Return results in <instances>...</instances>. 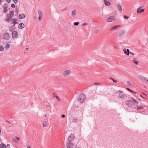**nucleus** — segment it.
Masks as SVG:
<instances>
[{
    "mask_svg": "<svg viewBox=\"0 0 148 148\" xmlns=\"http://www.w3.org/2000/svg\"><path fill=\"white\" fill-rule=\"evenodd\" d=\"M131 99L133 101V103H134L135 104H137L138 103V101L135 100V99L133 98V97L131 98Z\"/></svg>",
    "mask_w": 148,
    "mask_h": 148,
    "instance_id": "23",
    "label": "nucleus"
},
{
    "mask_svg": "<svg viewBox=\"0 0 148 148\" xmlns=\"http://www.w3.org/2000/svg\"><path fill=\"white\" fill-rule=\"evenodd\" d=\"M4 49V48L3 46H0V51H3Z\"/></svg>",
    "mask_w": 148,
    "mask_h": 148,
    "instance_id": "32",
    "label": "nucleus"
},
{
    "mask_svg": "<svg viewBox=\"0 0 148 148\" xmlns=\"http://www.w3.org/2000/svg\"><path fill=\"white\" fill-rule=\"evenodd\" d=\"M18 36V33L16 31H14L12 33V37L15 38H16Z\"/></svg>",
    "mask_w": 148,
    "mask_h": 148,
    "instance_id": "7",
    "label": "nucleus"
},
{
    "mask_svg": "<svg viewBox=\"0 0 148 148\" xmlns=\"http://www.w3.org/2000/svg\"><path fill=\"white\" fill-rule=\"evenodd\" d=\"M25 25L23 23H21L18 25V27L19 28L21 29H23L24 28Z\"/></svg>",
    "mask_w": 148,
    "mask_h": 148,
    "instance_id": "16",
    "label": "nucleus"
},
{
    "mask_svg": "<svg viewBox=\"0 0 148 148\" xmlns=\"http://www.w3.org/2000/svg\"><path fill=\"white\" fill-rule=\"evenodd\" d=\"M99 31V29H96L94 31V33H97Z\"/></svg>",
    "mask_w": 148,
    "mask_h": 148,
    "instance_id": "40",
    "label": "nucleus"
},
{
    "mask_svg": "<svg viewBox=\"0 0 148 148\" xmlns=\"http://www.w3.org/2000/svg\"><path fill=\"white\" fill-rule=\"evenodd\" d=\"M11 17V16H9L8 17V18L7 19L6 21L8 22L9 21H11L12 20V18Z\"/></svg>",
    "mask_w": 148,
    "mask_h": 148,
    "instance_id": "31",
    "label": "nucleus"
},
{
    "mask_svg": "<svg viewBox=\"0 0 148 148\" xmlns=\"http://www.w3.org/2000/svg\"><path fill=\"white\" fill-rule=\"evenodd\" d=\"M111 79H112V81H113V82H114L116 83L117 82L116 80H115V79H114L112 78H111Z\"/></svg>",
    "mask_w": 148,
    "mask_h": 148,
    "instance_id": "38",
    "label": "nucleus"
},
{
    "mask_svg": "<svg viewBox=\"0 0 148 148\" xmlns=\"http://www.w3.org/2000/svg\"><path fill=\"white\" fill-rule=\"evenodd\" d=\"M120 26V25H117L112 27L109 29V31H112L113 30L117 29L118 27H119Z\"/></svg>",
    "mask_w": 148,
    "mask_h": 148,
    "instance_id": "12",
    "label": "nucleus"
},
{
    "mask_svg": "<svg viewBox=\"0 0 148 148\" xmlns=\"http://www.w3.org/2000/svg\"><path fill=\"white\" fill-rule=\"evenodd\" d=\"M55 97H56V98H57V101H60V99H59V98H58V97L57 95Z\"/></svg>",
    "mask_w": 148,
    "mask_h": 148,
    "instance_id": "43",
    "label": "nucleus"
},
{
    "mask_svg": "<svg viewBox=\"0 0 148 148\" xmlns=\"http://www.w3.org/2000/svg\"><path fill=\"white\" fill-rule=\"evenodd\" d=\"M65 115H64V114H63V115H62V118H64L65 117Z\"/></svg>",
    "mask_w": 148,
    "mask_h": 148,
    "instance_id": "48",
    "label": "nucleus"
},
{
    "mask_svg": "<svg viewBox=\"0 0 148 148\" xmlns=\"http://www.w3.org/2000/svg\"><path fill=\"white\" fill-rule=\"evenodd\" d=\"M11 6L12 8H14L15 7V5L13 3L11 4Z\"/></svg>",
    "mask_w": 148,
    "mask_h": 148,
    "instance_id": "34",
    "label": "nucleus"
},
{
    "mask_svg": "<svg viewBox=\"0 0 148 148\" xmlns=\"http://www.w3.org/2000/svg\"><path fill=\"white\" fill-rule=\"evenodd\" d=\"M10 16H12L14 15V13L13 11H10Z\"/></svg>",
    "mask_w": 148,
    "mask_h": 148,
    "instance_id": "27",
    "label": "nucleus"
},
{
    "mask_svg": "<svg viewBox=\"0 0 148 148\" xmlns=\"http://www.w3.org/2000/svg\"><path fill=\"white\" fill-rule=\"evenodd\" d=\"M145 8L144 6H142L139 8L137 10V12L138 13H141L144 12Z\"/></svg>",
    "mask_w": 148,
    "mask_h": 148,
    "instance_id": "6",
    "label": "nucleus"
},
{
    "mask_svg": "<svg viewBox=\"0 0 148 148\" xmlns=\"http://www.w3.org/2000/svg\"><path fill=\"white\" fill-rule=\"evenodd\" d=\"M41 18H42V17H41L38 16V21H40L41 20Z\"/></svg>",
    "mask_w": 148,
    "mask_h": 148,
    "instance_id": "41",
    "label": "nucleus"
},
{
    "mask_svg": "<svg viewBox=\"0 0 148 148\" xmlns=\"http://www.w3.org/2000/svg\"><path fill=\"white\" fill-rule=\"evenodd\" d=\"M145 106H137L136 107V108L137 110H143L144 109V108H145Z\"/></svg>",
    "mask_w": 148,
    "mask_h": 148,
    "instance_id": "17",
    "label": "nucleus"
},
{
    "mask_svg": "<svg viewBox=\"0 0 148 148\" xmlns=\"http://www.w3.org/2000/svg\"><path fill=\"white\" fill-rule=\"evenodd\" d=\"M49 105H47V106H46V107H49Z\"/></svg>",
    "mask_w": 148,
    "mask_h": 148,
    "instance_id": "56",
    "label": "nucleus"
},
{
    "mask_svg": "<svg viewBox=\"0 0 148 148\" xmlns=\"http://www.w3.org/2000/svg\"><path fill=\"white\" fill-rule=\"evenodd\" d=\"M28 49H29V48H26V51H28Z\"/></svg>",
    "mask_w": 148,
    "mask_h": 148,
    "instance_id": "54",
    "label": "nucleus"
},
{
    "mask_svg": "<svg viewBox=\"0 0 148 148\" xmlns=\"http://www.w3.org/2000/svg\"><path fill=\"white\" fill-rule=\"evenodd\" d=\"M25 14H19V17L20 19H23L25 18Z\"/></svg>",
    "mask_w": 148,
    "mask_h": 148,
    "instance_id": "15",
    "label": "nucleus"
},
{
    "mask_svg": "<svg viewBox=\"0 0 148 148\" xmlns=\"http://www.w3.org/2000/svg\"><path fill=\"white\" fill-rule=\"evenodd\" d=\"M77 119L76 118H73L72 120V122L73 123H76L77 122Z\"/></svg>",
    "mask_w": 148,
    "mask_h": 148,
    "instance_id": "21",
    "label": "nucleus"
},
{
    "mask_svg": "<svg viewBox=\"0 0 148 148\" xmlns=\"http://www.w3.org/2000/svg\"><path fill=\"white\" fill-rule=\"evenodd\" d=\"M6 121V122H8V123H10L9 121Z\"/></svg>",
    "mask_w": 148,
    "mask_h": 148,
    "instance_id": "58",
    "label": "nucleus"
},
{
    "mask_svg": "<svg viewBox=\"0 0 148 148\" xmlns=\"http://www.w3.org/2000/svg\"><path fill=\"white\" fill-rule=\"evenodd\" d=\"M130 54H132V55H134V54L133 53H132V52H130Z\"/></svg>",
    "mask_w": 148,
    "mask_h": 148,
    "instance_id": "52",
    "label": "nucleus"
},
{
    "mask_svg": "<svg viewBox=\"0 0 148 148\" xmlns=\"http://www.w3.org/2000/svg\"><path fill=\"white\" fill-rule=\"evenodd\" d=\"M70 73V71L69 70H66L63 73V74L64 76H68Z\"/></svg>",
    "mask_w": 148,
    "mask_h": 148,
    "instance_id": "8",
    "label": "nucleus"
},
{
    "mask_svg": "<svg viewBox=\"0 0 148 148\" xmlns=\"http://www.w3.org/2000/svg\"><path fill=\"white\" fill-rule=\"evenodd\" d=\"M17 20L15 19H14L13 20V23L14 25H15L17 23L16 22Z\"/></svg>",
    "mask_w": 148,
    "mask_h": 148,
    "instance_id": "29",
    "label": "nucleus"
},
{
    "mask_svg": "<svg viewBox=\"0 0 148 148\" xmlns=\"http://www.w3.org/2000/svg\"><path fill=\"white\" fill-rule=\"evenodd\" d=\"M79 23L78 22H75L74 23V24L75 26H77L78 25Z\"/></svg>",
    "mask_w": 148,
    "mask_h": 148,
    "instance_id": "36",
    "label": "nucleus"
},
{
    "mask_svg": "<svg viewBox=\"0 0 148 148\" xmlns=\"http://www.w3.org/2000/svg\"><path fill=\"white\" fill-rule=\"evenodd\" d=\"M126 89L127 90H128V91L131 92H132L133 93H135V92H134L132 90H130V89H129V88H126Z\"/></svg>",
    "mask_w": 148,
    "mask_h": 148,
    "instance_id": "35",
    "label": "nucleus"
},
{
    "mask_svg": "<svg viewBox=\"0 0 148 148\" xmlns=\"http://www.w3.org/2000/svg\"><path fill=\"white\" fill-rule=\"evenodd\" d=\"M68 141L71 142L73 141V140L75 139V136L74 134H71L68 137Z\"/></svg>",
    "mask_w": 148,
    "mask_h": 148,
    "instance_id": "4",
    "label": "nucleus"
},
{
    "mask_svg": "<svg viewBox=\"0 0 148 148\" xmlns=\"http://www.w3.org/2000/svg\"><path fill=\"white\" fill-rule=\"evenodd\" d=\"M127 84L130 86H132L130 82H127Z\"/></svg>",
    "mask_w": 148,
    "mask_h": 148,
    "instance_id": "39",
    "label": "nucleus"
},
{
    "mask_svg": "<svg viewBox=\"0 0 148 148\" xmlns=\"http://www.w3.org/2000/svg\"><path fill=\"white\" fill-rule=\"evenodd\" d=\"M118 96L119 98L122 100H124L127 97V95L124 93H120L118 95Z\"/></svg>",
    "mask_w": 148,
    "mask_h": 148,
    "instance_id": "5",
    "label": "nucleus"
},
{
    "mask_svg": "<svg viewBox=\"0 0 148 148\" xmlns=\"http://www.w3.org/2000/svg\"><path fill=\"white\" fill-rule=\"evenodd\" d=\"M118 92L121 93H122V92L121 90H119L118 91Z\"/></svg>",
    "mask_w": 148,
    "mask_h": 148,
    "instance_id": "49",
    "label": "nucleus"
},
{
    "mask_svg": "<svg viewBox=\"0 0 148 148\" xmlns=\"http://www.w3.org/2000/svg\"><path fill=\"white\" fill-rule=\"evenodd\" d=\"M126 104L129 107H132L135 106V104L133 103V101L131 99L130 100L126 101L125 102Z\"/></svg>",
    "mask_w": 148,
    "mask_h": 148,
    "instance_id": "1",
    "label": "nucleus"
},
{
    "mask_svg": "<svg viewBox=\"0 0 148 148\" xmlns=\"http://www.w3.org/2000/svg\"><path fill=\"white\" fill-rule=\"evenodd\" d=\"M0 147L1 148H6V146L3 143L1 144L0 145Z\"/></svg>",
    "mask_w": 148,
    "mask_h": 148,
    "instance_id": "22",
    "label": "nucleus"
},
{
    "mask_svg": "<svg viewBox=\"0 0 148 148\" xmlns=\"http://www.w3.org/2000/svg\"><path fill=\"white\" fill-rule=\"evenodd\" d=\"M85 97L83 94H81L80 95L78 98V101L80 102H83L85 100Z\"/></svg>",
    "mask_w": 148,
    "mask_h": 148,
    "instance_id": "3",
    "label": "nucleus"
},
{
    "mask_svg": "<svg viewBox=\"0 0 148 148\" xmlns=\"http://www.w3.org/2000/svg\"><path fill=\"white\" fill-rule=\"evenodd\" d=\"M75 148H80V147H75Z\"/></svg>",
    "mask_w": 148,
    "mask_h": 148,
    "instance_id": "55",
    "label": "nucleus"
},
{
    "mask_svg": "<svg viewBox=\"0 0 148 148\" xmlns=\"http://www.w3.org/2000/svg\"><path fill=\"white\" fill-rule=\"evenodd\" d=\"M1 0H0V3H1Z\"/></svg>",
    "mask_w": 148,
    "mask_h": 148,
    "instance_id": "61",
    "label": "nucleus"
},
{
    "mask_svg": "<svg viewBox=\"0 0 148 148\" xmlns=\"http://www.w3.org/2000/svg\"><path fill=\"white\" fill-rule=\"evenodd\" d=\"M1 140V138H0V140Z\"/></svg>",
    "mask_w": 148,
    "mask_h": 148,
    "instance_id": "63",
    "label": "nucleus"
},
{
    "mask_svg": "<svg viewBox=\"0 0 148 148\" xmlns=\"http://www.w3.org/2000/svg\"><path fill=\"white\" fill-rule=\"evenodd\" d=\"M56 94L54 92H53V97H56Z\"/></svg>",
    "mask_w": 148,
    "mask_h": 148,
    "instance_id": "44",
    "label": "nucleus"
},
{
    "mask_svg": "<svg viewBox=\"0 0 148 148\" xmlns=\"http://www.w3.org/2000/svg\"><path fill=\"white\" fill-rule=\"evenodd\" d=\"M125 31L124 30H121L119 33V35L120 36H122L125 33Z\"/></svg>",
    "mask_w": 148,
    "mask_h": 148,
    "instance_id": "13",
    "label": "nucleus"
},
{
    "mask_svg": "<svg viewBox=\"0 0 148 148\" xmlns=\"http://www.w3.org/2000/svg\"><path fill=\"white\" fill-rule=\"evenodd\" d=\"M1 128H0V135L1 134Z\"/></svg>",
    "mask_w": 148,
    "mask_h": 148,
    "instance_id": "53",
    "label": "nucleus"
},
{
    "mask_svg": "<svg viewBox=\"0 0 148 148\" xmlns=\"http://www.w3.org/2000/svg\"><path fill=\"white\" fill-rule=\"evenodd\" d=\"M27 148H31L30 146L29 145H28L27 146Z\"/></svg>",
    "mask_w": 148,
    "mask_h": 148,
    "instance_id": "50",
    "label": "nucleus"
},
{
    "mask_svg": "<svg viewBox=\"0 0 148 148\" xmlns=\"http://www.w3.org/2000/svg\"><path fill=\"white\" fill-rule=\"evenodd\" d=\"M77 12V11L76 10H73L71 12V15L72 16H75Z\"/></svg>",
    "mask_w": 148,
    "mask_h": 148,
    "instance_id": "18",
    "label": "nucleus"
},
{
    "mask_svg": "<svg viewBox=\"0 0 148 148\" xmlns=\"http://www.w3.org/2000/svg\"><path fill=\"white\" fill-rule=\"evenodd\" d=\"M133 62L136 65H137L138 64V62L136 60H133Z\"/></svg>",
    "mask_w": 148,
    "mask_h": 148,
    "instance_id": "30",
    "label": "nucleus"
},
{
    "mask_svg": "<svg viewBox=\"0 0 148 148\" xmlns=\"http://www.w3.org/2000/svg\"><path fill=\"white\" fill-rule=\"evenodd\" d=\"M98 84V83H95V85H97V84Z\"/></svg>",
    "mask_w": 148,
    "mask_h": 148,
    "instance_id": "57",
    "label": "nucleus"
},
{
    "mask_svg": "<svg viewBox=\"0 0 148 148\" xmlns=\"http://www.w3.org/2000/svg\"><path fill=\"white\" fill-rule=\"evenodd\" d=\"M74 145L72 142L67 141L66 143V146L67 148H72Z\"/></svg>",
    "mask_w": 148,
    "mask_h": 148,
    "instance_id": "2",
    "label": "nucleus"
},
{
    "mask_svg": "<svg viewBox=\"0 0 148 148\" xmlns=\"http://www.w3.org/2000/svg\"><path fill=\"white\" fill-rule=\"evenodd\" d=\"M124 18L126 19H128L129 18V17L128 16H127L125 15H124L123 16Z\"/></svg>",
    "mask_w": 148,
    "mask_h": 148,
    "instance_id": "37",
    "label": "nucleus"
},
{
    "mask_svg": "<svg viewBox=\"0 0 148 148\" xmlns=\"http://www.w3.org/2000/svg\"><path fill=\"white\" fill-rule=\"evenodd\" d=\"M8 42L6 43V45L5 47L6 49H8L10 47V45L9 44H8Z\"/></svg>",
    "mask_w": 148,
    "mask_h": 148,
    "instance_id": "26",
    "label": "nucleus"
},
{
    "mask_svg": "<svg viewBox=\"0 0 148 148\" xmlns=\"http://www.w3.org/2000/svg\"><path fill=\"white\" fill-rule=\"evenodd\" d=\"M6 1L8 3H10L11 2V0H6Z\"/></svg>",
    "mask_w": 148,
    "mask_h": 148,
    "instance_id": "46",
    "label": "nucleus"
},
{
    "mask_svg": "<svg viewBox=\"0 0 148 148\" xmlns=\"http://www.w3.org/2000/svg\"><path fill=\"white\" fill-rule=\"evenodd\" d=\"M15 139L17 140H19V138L17 137H16Z\"/></svg>",
    "mask_w": 148,
    "mask_h": 148,
    "instance_id": "45",
    "label": "nucleus"
},
{
    "mask_svg": "<svg viewBox=\"0 0 148 148\" xmlns=\"http://www.w3.org/2000/svg\"><path fill=\"white\" fill-rule=\"evenodd\" d=\"M66 10V9H65L64 10H63V11H65V10Z\"/></svg>",
    "mask_w": 148,
    "mask_h": 148,
    "instance_id": "62",
    "label": "nucleus"
},
{
    "mask_svg": "<svg viewBox=\"0 0 148 148\" xmlns=\"http://www.w3.org/2000/svg\"><path fill=\"white\" fill-rule=\"evenodd\" d=\"M117 7L120 11L121 12L122 11L121 5L120 3L117 4Z\"/></svg>",
    "mask_w": 148,
    "mask_h": 148,
    "instance_id": "19",
    "label": "nucleus"
},
{
    "mask_svg": "<svg viewBox=\"0 0 148 148\" xmlns=\"http://www.w3.org/2000/svg\"><path fill=\"white\" fill-rule=\"evenodd\" d=\"M3 8L4 10L7 9L8 8V4L6 3H5L3 5Z\"/></svg>",
    "mask_w": 148,
    "mask_h": 148,
    "instance_id": "24",
    "label": "nucleus"
},
{
    "mask_svg": "<svg viewBox=\"0 0 148 148\" xmlns=\"http://www.w3.org/2000/svg\"><path fill=\"white\" fill-rule=\"evenodd\" d=\"M114 20V18L113 16H110L107 18V21L108 22H111Z\"/></svg>",
    "mask_w": 148,
    "mask_h": 148,
    "instance_id": "11",
    "label": "nucleus"
},
{
    "mask_svg": "<svg viewBox=\"0 0 148 148\" xmlns=\"http://www.w3.org/2000/svg\"><path fill=\"white\" fill-rule=\"evenodd\" d=\"M15 3L16 4L18 2L17 0H13Z\"/></svg>",
    "mask_w": 148,
    "mask_h": 148,
    "instance_id": "42",
    "label": "nucleus"
},
{
    "mask_svg": "<svg viewBox=\"0 0 148 148\" xmlns=\"http://www.w3.org/2000/svg\"><path fill=\"white\" fill-rule=\"evenodd\" d=\"M9 145H9L8 144V145H7V146H9Z\"/></svg>",
    "mask_w": 148,
    "mask_h": 148,
    "instance_id": "59",
    "label": "nucleus"
},
{
    "mask_svg": "<svg viewBox=\"0 0 148 148\" xmlns=\"http://www.w3.org/2000/svg\"><path fill=\"white\" fill-rule=\"evenodd\" d=\"M38 16L42 17V13L41 11L40 10H39L38 11Z\"/></svg>",
    "mask_w": 148,
    "mask_h": 148,
    "instance_id": "25",
    "label": "nucleus"
},
{
    "mask_svg": "<svg viewBox=\"0 0 148 148\" xmlns=\"http://www.w3.org/2000/svg\"><path fill=\"white\" fill-rule=\"evenodd\" d=\"M104 3L105 5L107 6H109L110 4V3L109 2L106 0H104Z\"/></svg>",
    "mask_w": 148,
    "mask_h": 148,
    "instance_id": "20",
    "label": "nucleus"
},
{
    "mask_svg": "<svg viewBox=\"0 0 148 148\" xmlns=\"http://www.w3.org/2000/svg\"><path fill=\"white\" fill-rule=\"evenodd\" d=\"M7 10H6V9L4 10V12L6 13L7 12Z\"/></svg>",
    "mask_w": 148,
    "mask_h": 148,
    "instance_id": "51",
    "label": "nucleus"
},
{
    "mask_svg": "<svg viewBox=\"0 0 148 148\" xmlns=\"http://www.w3.org/2000/svg\"><path fill=\"white\" fill-rule=\"evenodd\" d=\"M14 141L15 142H16V140H15V139L14 140Z\"/></svg>",
    "mask_w": 148,
    "mask_h": 148,
    "instance_id": "60",
    "label": "nucleus"
},
{
    "mask_svg": "<svg viewBox=\"0 0 148 148\" xmlns=\"http://www.w3.org/2000/svg\"><path fill=\"white\" fill-rule=\"evenodd\" d=\"M123 50L125 54L127 55H129V50L128 49H123Z\"/></svg>",
    "mask_w": 148,
    "mask_h": 148,
    "instance_id": "14",
    "label": "nucleus"
},
{
    "mask_svg": "<svg viewBox=\"0 0 148 148\" xmlns=\"http://www.w3.org/2000/svg\"><path fill=\"white\" fill-rule=\"evenodd\" d=\"M140 77L144 82L148 84V79L142 75H140Z\"/></svg>",
    "mask_w": 148,
    "mask_h": 148,
    "instance_id": "10",
    "label": "nucleus"
},
{
    "mask_svg": "<svg viewBox=\"0 0 148 148\" xmlns=\"http://www.w3.org/2000/svg\"><path fill=\"white\" fill-rule=\"evenodd\" d=\"M47 125V122L46 121H44L43 123V126L44 127H45Z\"/></svg>",
    "mask_w": 148,
    "mask_h": 148,
    "instance_id": "33",
    "label": "nucleus"
},
{
    "mask_svg": "<svg viewBox=\"0 0 148 148\" xmlns=\"http://www.w3.org/2000/svg\"><path fill=\"white\" fill-rule=\"evenodd\" d=\"M87 25V24L86 23H84L83 24V25L84 26H85Z\"/></svg>",
    "mask_w": 148,
    "mask_h": 148,
    "instance_id": "47",
    "label": "nucleus"
},
{
    "mask_svg": "<svg viewBox=\"0 0 148 148\" xmlns=\"http://www.w3.org/2000/svg\"><path fill=\"white\" fill-rule=\"evenodd\" d=\"M14 29H13V27L12 26H11L9 27V30L10 31L12 32L13 30H14Z\"/></svg>",
    "mask_w": 148,
    "mask_h": 148,
    "instance_id": "28",
    "label": "nucleus"
},
{
    "mask_svg": "<svg viewBox=\"0 0 148 148\" xmlns=\"http://www.w3.org/2000/svg\"><path fill=\"white\" fill-rule=\"evenodd\" d=\"M9 38V35L8 33H5L3 35V39L8 40Z\"/></svg>",
    "mask_w": 148,
    "mask_h": 148,
    "instance_id": "9",
    "label": "nucleus"
}]
</instances>
